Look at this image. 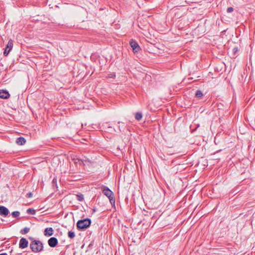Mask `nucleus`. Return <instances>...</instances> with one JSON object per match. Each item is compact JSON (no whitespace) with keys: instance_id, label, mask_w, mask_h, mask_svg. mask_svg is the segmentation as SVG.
Wrapping results in <instances>:
<instances>
[{"instance_id":"obj_10","label":"nucleus","mask_w":255,"mask_h":255,"mask_svg":"<svg viewBox=\"0 0 255 255\" xmlns=\"http://www.w3.org/2000/svg\"><path fill=\"white\" fill-rule=\"evenodd\" d=\"M10 96L9 93L6 90L0 91V98L7 99Z\"/></svg>"},{"instance_id":"obj_5","label":"nucleus","mask_w":255,"mask_h":255,"mask_svg":"<svg viewBox=\"0 0 255 255\" xmlns=\"http://www.w3.org/2000/svg\"><path fill=\"white\" fill-rule=\"evenodd\" d=\"M134 52H137L140 50V47L135 40L131 39L129 42Z\"/></svg>"},{"instance_id":"obj_1","label":"nucleus","mask_w":255,"mask_h":255,"mask_svg":"<svg viewBox=\"0 0 255 255\" xmlns=\"http://www.w3.org/2000/svg\"><path fill=\"white\" fill-rule=\"evenodd\" d=\"M30 247L33 252L37 253L42 251L43 249V243L38 240H33L30 245Z\"/></svg>"},{"instance_id":"obj_23","label":"nucleus","mask_w":255,"mask_h":255,"mask_svg":"<svg viewBox=\"0 0 255 255\" xmlns=\"http://www.w3.org/2000/svg\"><path fill=\"white\" fill-rule=\"evenodd\" d=\"M52 182H53V183L56 182V179L55 178L53 179Z\"/></svg>"},{"instance_id":"obj_8","label":"nucleus","mask_w":255,"mask_h":255,"mask_svg":"<svg viewBox=\"0 0 255 255\" xmlns=\"http://www.w3.org/2000/svg\"><path fill=\"white\" fill-rule=\"evenodd\" d=\"M9 213L7 208L3 206H0V215L6 217Z\"/></svg>"},{"instance_id":"obj_6","label":"nucleus","mask_w":255,"mask_h":255,"mask_svg":"<svg viewBox=\"0 0 255 255\" xmlns=\"http://www.w3.org/2000/svg\"><path fill=\"white\" fill-rule=\"evenodd\" d=\"M58 240L55 237L50 238L48 240V245L51 248L55 247L58 244Z\"/></svg>"},{"instance_id":"obj_20","label":"nucleus","mask_w":255,"mask_h":255,"mask_svg":"<svg viewBox=\"0 0 255 255\" xmlns=\"http://www.w3.org/2000/svg\"><path fill=\"white\" fill-rule=\"evenodd\" d=\"M234 10V8L232 7H229L227 9V12H231Z\"/></svg>"},{"instance_id":"obj_13","label":"nucleus","mask_w":255,"mask_h":255,"mask_svg":"<svg viewBox=\"0 0 255 255\" xmlns=\"http://www.w3.org/2000/svg\"><path fill=\"white\" fill-rule=\"evenodd\" d=\"M195 96L198 98H202L203 96V94L201 90H197L196 92Z\"/></svg>"},{"instance_id":"obj_24","label":"nucleus","mask_w":255,"mask_h":255,"mask_svg":"<svg viewBox=\"0 0 255 255\" xmlns=\"http://www.w3.org/2000/svg\"><path fill=\"white\" fill-rule=\"evenodd\" d=\"M0 255H7V254L6 253H2L0 254Z\"/></svg>"},{"instance_id":"obj_17","label":"nucleus","mask_w":255,"mask_h":255,"mask_svg":"<svg viewBox=\"0 0 255 255\" xmlns=\"http://www.w3.org/2000/svg\"><path fill=\"white\" fill-rule=\"evenodd\" d=\"M68 236L70 239H73L75 237V234L73 231H69Z\"/></svg>"},{"instance_id":"obj_16","label":"nucleus","mask_w":255,"mask_h":255,"mask_svg":"<svg viewBox=\"0 0 255 255\" xmlns=\"http://www.w3.org/2000/svg\"><path fill=\"white\" fill-rule=\"evenodd\" d=\"M77 196V199L79 201H83L84 200V195L81 193H79L78 194L76 195Z\"/></svg>"},{"instance_id":"obj_25","label":"nucleus","mask_w":255,"mask_h":255,"mask_svg":"<svg viewBox=\"0 0 255 255\" xmlns=\"http://www.w3.org/2000/svg\"><path fill=\"white\" fill-rule=\"evenodd\" d=\"M30 240H32L33 239L32 238H29Z\"/></svg>"},{"instance_id":"obj_7","label":"nucleus","mask_w":255,"mask_h":255,"mask_svg":"<svg viewBox=\"0 0 255 255\" xmlns=\"http://www.w3.org/2000/svg\"><path fill=\"white\" fill-rule=\"evenodd\" d=\"M28 242L25 238H22L19 241V247L21 249H24L28 247Z\"/></svg>"},{"instance_id":"obj_4","label":"nucleus","mask_w":255,"mask_h":255,"mask_svg":"<svg viewBox=\"0 0 255 255\" xmlns=\"http://www.w3.org/2000/svg\"><path fill=\"white\" fill-rule=\"evenodd\" d=\"M13 47V41L11 39L9 40L6 47L5 48L4 51L3 52V54L5 56H7L10 50L12 49Z\"/></svg>"},{"instance_id":"obj_21","label":"nucleus","mask_w":255,"mask_h":255,"mask_svg":"<svg viewBox=\"0 0 255 255\" xmlns=\"http://www.w3.org/2000/svg\"><path fill=\"white\" fill-rule=\"evenodd\" d=\"M32 195H33V194H32V193L31 192H29V193H28L27 194L26 197H27V198H31V197H32Z\"/></svg>"},{"instance_id":"obj_12","label":"nucleus","mask_w":255,"mask_h":255,"mask_svg":"<svg viewBox=\"0 0 255 255\" xmlns=\"http://www.w3.org/2000/svg\"><path fill=\"white\" fill-rule=\"evenodd\" d=\"M16 142L17 144L22 145L26 142V140L23 137H19L16 139Z\"/></svg>"},{"instance_id":"obj_3","label":"nucleus","mask_w":255,"mask_h":255,"mask_svg":"<svg viewBox=\"0 0 255 255\" xmlns=\"http://www.w3.org/2000/svg\"><path fill=\"white\" fill-rule=\"evenodd\" d=\"M91 224V220L89 218H86L79 220L77 223V228L81 230L87 229Z\"/></svg>"},{"instance_id":"obj_11","label":"nucleus","mask_w":255,"mask_h":255,"mask_svg":"<svg viewBox=\"0 0 255 255\" xmlns=\"http://www.w3.org/2000/svg\"><path fill=\"white\" fill-rule=\"evenodd\" d=\"M53 229L51 227L47 228L45 229L44 234L45 236H51L53 234Z\"/></svg>"},{"instance_id":"obj_22","label":"nucleus","mask_w":255,"mask_h":255,"mask_svg":"<svg viewBox=\"0 0 255 255\" xmlns=\"http://www.w3.org/2000/svg\"><path fill=\"white\" fill-rule=\"evenodd\" d=\"M233 51H234V53H235L238 51V48L237 47L234 48L233 49Z\"/></svg>"},{"instance_id":"obj_9","label":"nucleus","mask_w":255,"mask_h":255,"mask_svg":"<svg viewBox=\"0 0 255 255\" xmlns=\"http://www.w3.org/2000/svg\"><path fill=\"white\" fill-rule=\"evenodd\" d=\"M78 159L79 161H81L84 165L87 164L89 165V164H91L93 163V161L92 160L86 156H84L82 158Z\"/></svg>"},{"instance_id":"obj_14","label":"nucleus","mask_w":255,"mask_h":255,"mask_svg":"<svg viewBox=\"0 0 255 255\" xmlns=\"http://www.w3.org/2000/svg\"><path fill=\"white\" fill-rule=\"evenodd\" d=\"M29 230L30 229L29 228L25 227L24 228L20 230V233L21 234L25 235L28 233Z\"/></svg>"},{"instance_id":"obj_15","label":"nucleus","mask_w":255,"mask_h":255,"mask_svg":"<svg viewBox=\"0 0 255 255\" xmlns=\"http://www.w3.org/2000/svg\"><path fill=\"white\" fill-rule=\"evenodd\" d=\"M142 117V115L141 113L137 112L135 115V119L137 121H140Z\"/></svg>"},{"instance_id":"obj_19","label":"nucleus","mask_w":255,"mask_h":255,"mask_svg":"<svg viewBox=\"0 0 255 255\" xmlns=\"http://www.w3.org/2000/svg\"><path fill=\"white\" fill-rule=\"evenodd\" d=\"M20 215V212L19 211H14L12 212L11 215L14 218L18 217Z\"/></svg>"},{"instance_id":"obj_2","label":"nucleus","mask_w":255,"mask_h":255,"mask_svg":"<svg viewBox=\"0 0 255 255\" xmlns=\"http://www.w3.org/2000/svg\"><path fill=\"white\" fill-rule=\"evenodd\" d=\"M103 193L108 197L112 205L115 204V198L114 193L107 187L104 186L102 190Z\"/></svg>"},{"instance_id":"obj_18","label":"nucleus","mask_w":255,"mask_h":255,"mask_svg":"<svg viewBox=\"0 0 255 255\" xmlns=\"http://www.w3.org/2000/svg\"><path fill=\"white\" fill-rule=\"evenodd\" d=\"M27 213L31 215H34L36 213L35 210L33 209L29 208L27 210Z\"/></svg>"}]
</instances>
